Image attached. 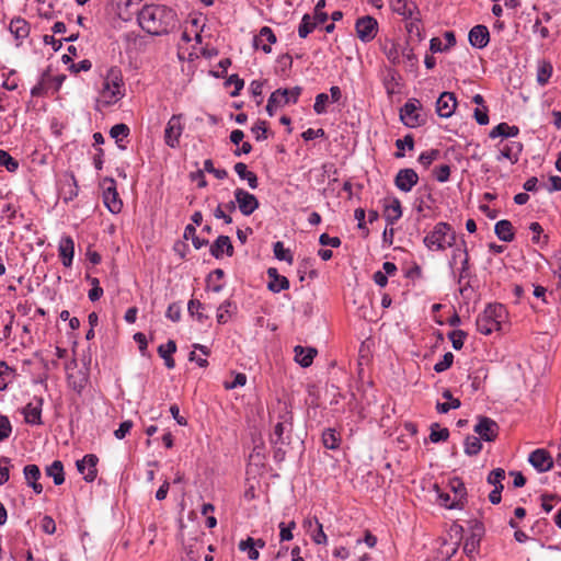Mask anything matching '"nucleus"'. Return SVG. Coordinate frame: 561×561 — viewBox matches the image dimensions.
Here are the masks:
<instances>
[{
	"label": "nucleus",
	"mask_w": 561,
	"mask_h": 561,
	"mask_svg": "<svg viewBox=\"0 0 561 561\" xmlns=\"http://www.w3.org/2000/svg\"><path fill=\"white\" fill-rule=\"evenodd\" d=\"M239 210L244 216L252 215L259 207V199L243 188H236L233 192Z\"/></svg>",
	"instance_id": "obj_9"
},
{
	"label": "nucleus",
	"mask_w": 561,
	"mask_h": 561,
	"mask_svg": "<svg viewBox=\"0 0 561 561\" xmlns=\"http://www.w3.org/2000/svg\"><path fill=\"white\" fill-rule=\"evenodd\" d=\"M401 49L400 45L392 42L385 45L383 53L391 64L398 65L401 62Z\"/></svg>",
	"instance_id": "obj_40"
},
{
	"label": "nucleus",
	"mask_w": 561,
	"mask_h": 561,
	"mask_svg": "<svg viewBox=\"0 0 561 561\" xmlns=\"http://www.w3.org/2000/svg\"><path fill=\"white\" fill-rule=\"evenodd\" d=\"M98 461L99 458L93 454H88L82 459L77 461V469L84 476L85 481L92 482L96 478Z\"/></svg>",
	"instance_id": "obj_15"
},
{
	"label": "nucleus",
	"mask_w": 561,
	"mask_h": 561,
	"mask_svg": "<svg viewBox=\"0 0 561 561\" xmlns=\"http://www.w3.org/2000/svg\"><path fill=\"white\" fill-rule=\"evenodd\" d=\"M325 7V0H319L314 7L313 20L318 23L323 24L328 20V14L323 11Z\"/></svg>",
	"instance_id": "obj_61"
},
{
	"label": "nucleus",
	"mask_w": 561,
	"mask_h": 561,
	"mask_svg": "<svg viewBox=\"0 0 561 561\" xmlns=\"http://www.w3.org/2000/svg\"><path fill=\"white\" fill-rule=\"evenodd\" d=\"M276 42V36L271 27L263 26L259 35L254 38V46L261 48L264 53H271V44Z\"/></svg>",
	"instance_id": "obj_23"
},
{
	"label": "nucleus",
	"mask_w": 561,
	"mask_h": 561,
	"mask_svg": "<svg viewBox=\"0 0 561 561\" xmlns=\"http://www.w3.org/2000/svg\"><path fill=\"white\" fill-rule=\"evenodd\" d=\"M419 175L410 168L401 169L398 171L394 178V185L398 190L404 193L411 192V190L417 184Z\"/></svg>",
	"instance_id": "obj_12"
},
{
	"label": "nucleus",
	"mask_w": 561,
	"mask_h": 561,
	"mask_svg": "<svg viewBox=\"0 0 561 561\" xmlns=\"http://www.w3.org/2000/svg\"><path fill=\"white\" fill-rule=\"evenodd\" d=\"M204 308V305L197 299H191L187 305L190 314L194 317L199 323H204L209 319V317L203 312Z\"/></svg>",
	"instance_id": "obj_38"
},
{
	"label": "nucleus",
	"mask_w": 561,
	"mask_h": 561,
	"mask_svg": "<svg viewBox=\"0 0 561 561\" xmlns=\"http://www.w3.org/2000/svg\"><path fill=\"white\" fill-rule=\"evenodd\" d=\"M124 95L125 90L122 70L113 66L106 71L98 102L103 106H110L117 103Z\"/></svg>",
	"instance_id": "obj_2"
},
{
	"label": "nucleus",
	"mask_w": 561,
	"mask_h": 561,
	"mask_svg": "<svg viewBox=\"0 0 561 561\" xmlns=\"http://www.w3.org/2000/svg\"><path fill=\"white\" fill-rule=\"evenodd\" d=\"M467 337V333L462 330H455L449 333V339L455 350H461Z\"/></svg>",
	"instance_id": "obj_57"
},
{
	"label": "nucleus",
	"mask_w": 561,
	"mask_h": 561,
	"mask_svg": "<svg viewBox=\"0 0 561 561\" xmlns=\"http://www.w3.org/2000/svg\"><path fill=\"white\" fill-rule=\"evenodd\" d=\"M11 460L8 457L0 458V485L8 482L10 478Z\"/></svg>",
	"instance_id": "obj_56"
},
{
	"label": "nucleus",
	"mask_w": 561,
	"mask_h": 561,
	"mask_svg": "<svg viewBox=\"0 0 561 561\" xmlns=\"http://www.w3.org/2000/svg\"><path fill=\"white\" fill-rule=\"evenodd\" d=\"M504 479H505V470L502 468H496L489 473L486 481L489 484L496 488V486L503 485L502 481Z\"/></svg>",
	"instance_id": "obj_52"
},
{
	"label": "nucleus",
	"mask_w": 561,
	"mask_h": 561,
	"mask_svg": "<svg viewBox=\"0 0 561 561\" xmlns=\"http://www.w3.org/2000/svg\"><path fill=\"white\" fill-rule=\"evenodd\" d=\"M435 489L438 493V499L440 501V504L447 508H460V503L457 502L455 497L451 499V496L448 493L440 492L437 484H435Z\"/></svg>",
	"instance_id": "obj_50"
},
{
	"label": "nucleus",
	"mask_w": 561,
	"mask_h": 561,
	"mask_svg": "<svg viewBox=\"0 0 561 561\" xmlns=\"http://www.w3.org/2000/svg\"><path fill=\"white\" fill-rule=\"evenodd\" d=\"M233 169L240 179L247 180L250 188L255 190L257 187V185H259L257 176L254 172L248 170V167L245 163L237 162L234 164Z\"/></svg>",
	"instance_id": "obj_29"
},
{
	"label": "nucleus",
	"mask_w": 561,
	"mask_h": 561,
	"mask_svg": "<svg viewBox=\"0 0 561 561\" xmlns=\"http://www.w3.org/2000/svg\"><path fill=\"white\" fill-rule=\"evenodd\" d=\"M402 217V206L399 198L393 197L385 203L383 218L388 226H393Z\"/></svg>",
	"instance_id": "obj_19"
},
{
	"label": "nucleus",
	"mask_w": 561,
	"mask_h": 561,
	"mask_svg": "<svg viewBox=\"0 0 561 561\" xmlns=\"http://www.w3.org/2000/svg\"><path fill=\"white\" fill-rule=\"evenodd\" d=\"M0 165H3L9 172H15L19 169L18 160L2 149H0Z\"/></svg>",
	"instance_id": "obj_48"
},
{
	"label": "nucleus",
	"mask_w": 561,
	"mask_h": 561,
	"mask_svg": "<svg viewBox=\"0 0 561 561\" xmlns=\"http://www.w3.org/2000/svg\"><path fill=\"white\" fill-rule=\"evenodd\" d=\"M382 85L390 100L393 95L401 93V76L396 69L387 68L381 76Z\"/></svg>",
	"instance_id": "obj_11"
},
{
	"label": "nucleus",
	"mask_w": 561,
	"mask_h": 561,
	"mask_svg": "<svg viewBox=\"0 0 561 561\" xmlns=\"http://www.w3.org/2000/svg\"><path fill=\"white\" fill-rule=\"evenodd\" d=\"M279 540L283 541H289L294 538L293 530L296 528V523L291 520L288 524L279 523Z\"/></svg>",
	"instance_id": "obj_49"
},
{
	"label": "nucleus",
	"mask_w": 561,
	"mask_h": 561,
	"mask_svg": "<svg viewBox=\"0 0 561 561\" xmlns=\"http://www.w3.org/2000/svg\"><path fill=\"white\" fill-rule=\"evenodd\" d=\"M330 101V96L327 93H319L316 96V101L313 104V111L318 114H324L327 112V105Z\"/></svg>",
	"instance_id": "obj_53"
},
{
	"label": "nucleus",
	"mask_w": 561,
	"mask_h": 561,
	"mask_svg": "<svg viewBox=\"0 0 561 561\" xmlns=\"http://www.w3.org/2000/svg\"><path fill=\"white\" fill-rule=\"evenodd\" d=\"M420 102L416 99H410L400 110V119L402 123L410 127L414 128L424 124L425 119L419 112Z\"/></svg>",
	"instance_id": "obj_6"
},
{
	"label": "nucleus",
	"mask_w": 561,
	"mask_h": 561,
	"mask_svg": "<svg viewBox=\"0 0 561 561\" xmlns=\"http://www.w3.org/2000/svg\"><path fill=\"white\" fill-rule=\"evenodd\" d=\"M257 141L265 140L267 138V126L265 121H257L251 128Z\"/></svg>",
	"instance_id": "obj_54"
},
{
	"label": "nucleus",
	"mask_w": 561,
	"mask_h": 561,
	"mask_svg": "<svg viewBox=\"0 0 561 561\" xmlns=\"http://www.w3.org/2000/svg\"><path fill=\"white\" fill-rule=\"evenodd\" d=\"M519 134V128L515 125H508L507 123H500L492 128L489 136L490 138L496 137H516Z\"/></svg>",
	"instance_id": "obj_30"
},
{
	"label": "nucleus",
	"mask_w": 561,
	"mask_h": 561,
	"mask_svg": "<svg viewBox=\"0 0 561 561\" xmlns=\"http://www.w3.org/2000/svg\"><path fill=\"white\" fill-rule=\"evenodd\" d=\"M319 24L320 23L313 20L309 14H305L298 27L299 37L306 38Z\"/></svg>",
	"instance_id": "obj_39"
},
{
	"label": "nucleus",
	"mask_w": 561,
	"mask_h": 561,
	"mask_svg": "<svg viewBox=\"0 0 561 561\" xmlns=\"http://www.w3.org/2000/svg\"><path fill=\"white\" fill-rule=\"evenodd\" d=\"M111 137L115 138L116 140H121L128 136L129 128L125 124H116L111 128Z\"/></svg>",
	"instance_id": "obj_60"
},
{
	"label": "nucleus",
	"mask_w": 561,
	"mask_h": 561,
	"mask_svg": "<svg viewBox=\"0 0 561 561\" xmlns=\"http://www.w3.org/2000/svg\"><path fill=\"white\" fill-rule=\"evenodd\" d=\"M457 106V100L453 92H443L436 102V112L440 117H450Z\"/></svg>",
	"instance_id": "obj_17"
},
{
	"label": "nucleus",
	"mask_w": 561,
	"mask_h": 561,
	"mask_svg": "<svg viewBox=\"0 0 561 561\" xmlns=\"http://www.w3.org/2000/svg\"><path fill=\"white\" fill-rule=\"evenodd\" d=\"M107 181L110 182V186H107L103 192V201L112 214H118L123 208V202L117 193L115 181L113 179Z\"/></svg>",
	"instance_id": "obj_14"
},
{
	"label": "nucleus",
	"mask_w": 561,
	"mask_h": 561,
	"mask_svg": "<svg viewBox=\"0 0 561 561\" xmlns=\"http://www.w3.org/2000/svg\"><path fill=\"white\" fill-rule=\"evenodd\" d=\"M273 252H274V255H275V257L277 260L286 261L289 264H291L293 261H294V257H293V254L290 253V250L286 249L282 241H277V242L274 243Z\"/></svg>",
	"instance_id": "obj_45"
},
{
	"label": "nucleus",
	"mask_w": 561,
	"mask_h": 561,
	"mask_svg": "<svg viewBox=\"0 0 561 561\" xmlns=\"http://www.w3.org/2000/svg\"><path fill=\"white\" fill-rule=\"evenodd\" d=\"M209 251L210 254L216 259H220L224 253H226L228 256H232L233 245L228 236H219L217 240L210 245Z\"/></svg>",
	"instance_id": "obj_21"
},
{
	"label": "nucleus",
	"mask_w": 561,
	"mask_h": 561,
	"mask_svg": "<svg viewBox=\"0 0 561 561\" xmlns=\"http://www.w3.org/2000/svg\"><path fill=\"white\" fill-rule=\"evenodd\" d=\"M65 80V76H51L48 72H44L39 82L34 85L31 90L32 96H42L49 90L54 92L58 91Z\"/></svg>",
	"instance_id": "obj_8"
},
{
	"label": "nucleus",
	"mask_w": 561,
	"mask_h": 561,
	"mask_svg": "<svg viewBox=\"0 0 561 561\" xmlns=\"http://www.w3.org/2000/svg\"><path fill=\"white\" fill-rule=\"evenodd\" d=\"M138 22L147 33L162 35L174 27L176 14L165 5L146 4L138 13Z\"/></svg>",
	"instance_id": "obj_1"
},
{
	"label": "nucleus",
	"mask_w": 561,
	"mask_h": 561,
	"mask_svg": "<svg viewBox=\"0 0 561 561\" xmlns=\"http://www.w3.org/2000/svg\"><path fill=\"white\" fill-rule=\"evenodd\" d=\"M58 251L62 264L66 267L71 266L75 255V242L72 238L69 236L62 237L59 242Z\"/></svg>",
	"instance_id": "obj_22"
},
{
	"label": "nucleus",
	"mask_w": 561,
	"mask_h": 561,
	"mask_svg": "<svg viewBox=\"0 0 561 561\" xmlns=\"http://www.w3.org/2000/svg\"><path fill=\"white\" fill-rule=\"evenodd\" d=\"M449 437V431L446 427L440 428L438 423L431 426L430 439L432 443L445 442Z\"/></svg>",
	"instance_id": "obj_43"
},
{
	"label": "nucleus",
	"mask_w": 561,
	"mask_h": 561,
	"mask_svg": "<svg viewBox=\"0 0 561 561\" xmlns=\"http://www.w3.org/2000/svg\"><path fill=\"white\" fill-rule=\"evenodd\" d=\"M10 31L16 38H25L30 34V25L22 18H14L10 22Z\"/></svg>",
	"instance_id": "obj_32"
},
{
	"label": "nucleus",
	"mask_w": 561,
	"mask_h": 561,
	"mask_svg": "<svg viewBox=\"0 0 561 561\" xmlns=\"http://www.w3.org/2000/svg\"><path fill=\"white\" fill-rule=\"evenodd\" d=\"M42 404L43 400L38 399L36 404L30 402L25 405L23 415L26 423L32 425L42 424Z\"/></svg>",
	"instance_id": "obj_26"
},
{
	"label": "nucleus",
	"mask_w": 561,
	"mask_h": 561,
	"mask_svg": "<svg viewBox=\"0 0 561 561\" xmlns=\"http://www.w3.org/2000/svg\"><path fill=\"white\" fill-rule=\"evenodd\" d=\"M267 276L270 278L268 289L273 293H279L289 288V280L287 277L279 275L275 267L267 270Z\"/></svg>",
	"instance_id": "obj_25"
},
{
	"label": "nucleus",
	"mask_w": 561,
	"mask_h": 561,
	"mask_svg": "<svg viewBox=\"0 0 561 561\" xmlns=\"http://www.w3.org/2000/svg\"><path fill=\"white\" fill-rule=\"evenodd\" d=\"M356 33L363 42H370L377 34L378 23L371 16H363L356 22Z\"/></svg>",
	"instance_id": "obj_13"
},
{
	"label": "nucleus",
	"mask_w": 561,
	"mask_h": 561,
	"mask_svg": "<svg viewBox=\"0 0 561 561\" xmlns=\"http://www.w3.org/2000/svg\"><path fill=\"white\" fill-rule=\"evenodd\" d=\"M184 130L182 114L172 115L164 129V142L170 148H178Z\"/></svg>",
	"instance_id": "obj_7"
},
{
	"label": "nucleus",
	"mask_w": 561,
	"mask_h": 561,
	"mask_svg": "<svg viewBox=\"0 0 561 561\" xmlns=\"http://www.w3.org/2000/svg\"><path fill=\"white\" fill-rule=\"evenodd\" d=\"M46 473L53 478L56 485H60L65 482L64 466L59 460H55L49 467H47Z\"/></svg>",
	"instance_id": "obj_37"
},
{
	"label": "nucleus",
	"mask_w": 561,
	"mask_h": 561,
	"mask_svg": "<svg viewBox=\"0 0 561 561\" xmlns=\"http://www.w3.org/2000/svg\"><path fill=\"white\" fill-rule=\"evenodd\" d=\"M224 275L225 273L220 268H217L209 274L207 283L208 287L211 288L213 291L218 293L222 289V284L220 282Z\"/></svg>",
	"instance_id": "obj_46"
},
{
	"label": "nucleus",
	"mask_w": 561,
	"mask_h": 561,
	"mask_svg": "<svg viewBox=\"0 0 561 561\" xmlns=\"http://www.w3.org/2000/svg\"><path fill=\"white\" fill-rule=\"evenodd\" d=\"M238 547L240 551L248 553V558L250 560H256L260 556L252 537H248L245 540H241Z\"/></svg>",
	"instance_id": "obj_41"
},
{
	"label": "nucleus",
	"mask_w": 561,
	"mask_h": 561,
	"mask_svg": "<svg viewBox=\"0 0 561 561\" xmlns=\"http://www.w3.org/2000/svg\"><path fill=\"white\" fill-rule=\"evenodd\" d=\"M450 489L454 493V497L457 500V502L460 503V506L462 507L463 500L467 493L465 484L459 479H453L450 481Z\"/></svg>",
	"instance_id": "obj_47"
},
{
	"label": "nucleus",
	"mask_w": 561,
	"mask_h": 561,
	"mask_svg": "<svg viewBox=\"0 0 561 561\" xmlns=\"http://www.w3.org/2000/svg\"><path fill=\"white\" fill-rule=\"evenodd\" d=\"M12 433V425L9 419L0 415V442L7 439Z\"/></svg>",
	"instance_id": "obj_63"
},
{
	"label": "nucleus",
	"mask_w": 561,
	"mask_h": 561,
	"mask_svg": "<svg viewBox=\"0 0 561 561\" xmlns=\"http://www.w3.org/2000/svg\"><path fill=\"white\" fill-rule=\"evenodd\" d=\"M469 42L473 47L484 48L490 41V33L486 26L476 25L469 32Z\"/></svg>",
	"instance_id": "obj_20"
},
{
	"label": "nucleus",
	"mask_w": 561,
	"mask_h": 561,
	"mask_svg": "<svg viewBox=\"0 0 561 561\" xmlns=\"http://www.w3.org/2000/svg\"><path fill=\"white\" fill-rule=\"evenodd\" d=\"M389 2L391 9L404 18H411L416 8L415 4L409 0H390Z\"/></svg>",
	"instance_id": "obj_31"
},
{
	"label": "nucleus",
	"mask_w": 561,
	"mask_h": 561,
	"mask_svg": "<svg viewBox=\"0 0 561 561\" xmlns=\"http://www.w3.org/2000/svg\"><path fill=\"white\" fill-rule=\"evenodd\" d=\"M310 537L316 545H327L328 542V536L324 534L321 523L317 525V528L313 529Z\"/></svg>",
	"instance_id": "obj_59"
},
{
	"label": "nucleus",
	"mask_w": 561,
	"mask_h": 561,
	"mask_svg": "<svg viewBox=\"0 0 561 561\" xmlns=\"http://www.w3.org/2000/svg\"><path fill=\"white\" fill-rule=\"evenodd\" d=\"M454 247H455V249L453 251L451 261H450L451 265L456 264L458 261L460 262V260H461V257H463L465 253H468L467 243L465 240H461L460 243L455 242Z\"/></svg>",
	"instance_id": "obj_55"
},
{
	"label": "nucleus",
	"mask_w": 561,
	"mask_h": 561,
	"mask_svg": "<svg viewBox=\"0 0 561 561\" xmlns=\"http://www.w3.org/2000/svg\"><path fill=\"white\" fill-rule=\"evenodd\" d=\"M434 175L440 183L447 182L450 176V167L448 164H442L434 169Z\"/></svg>",
	"instance_id": "obj_62"
},
{
	"label": "nucleus",
	"mask_w": 561,
	"mask_h": 561,
	"mask_svg": "<svg viewBox=\"0 0 561 561\" xmlns=\"http://www.w3.org/2000/svg\"><path fill=\"white\" fill-rule=\"evenodd\" d=\"M23 474L28 486L33 489L36 494L43 492V485L38 482L41 478V470L37 465H26L23 469Z\"/></svg>",
	"instance_id": "obj_24"
},
{
	"label": "nucleus",
	"mask_w": 561,
	"mask_h": 561,
	"mask_svg": "<svg viewBox=\"0 0 561 561\" xmlns=\"http://www.w3.org/2000/svg\"><path fill=\"white\" fill-rule=\"evenodd\" d=\"M443 398H445L447 400V402H444V403L437 402L436 410L439 413H447L451 409H458L461 404L460 400L457 398H454L451 392L448 389H446L443 392Z\"/></svg>",
	"instance_id": "obj_34"
},
{
	"label": "nucleus",
	"mask_w": 561,
	"mask_h": 561,
	"mask_svg": "<svg viewBox=\"0 0 561 561\" xmlns=\"http://www.w3.org/2000/svg\"><path fill=\"white\" fill-rule=\"evenodd\" d=\"M505 307L501 304L489 305L477 318V329L480 333L489 335L500 330Z\"/></svg>",
	"instance_id": "obj_4"
},
{
	"label": "nucleus",
	"mask_w": 561,
	"mask_h": 561,
	"mask_svg": "<svg viewBox=\"0 0 561 561\" xmlns=\"http://www.w3.org/2000/svg\"><path fill=\"white\" fill-rule=\"evenodd\" d=\"M500 427L495 421L486 416H479L474 425V433L485 442H493L499 435Z\"/></svg>",
	"instance_id": "obj_10"
},
{
	"label": "nucleus",
	"mask_w": 561,
	"mask_h": 561,
	"mask_svg": "<svg viewBox=\"0 0 561 561\" xmlns=\"http://www.w3.org/2000/svg\"><path fill=\"white\" fill-rule=\"evenodd\" d=\"M482 449V444L480 442V438L473 435L467 436L465 440V453L468 456H474L478 455Z\"/></svg>",
	"instance_id": "obj_42"
},
{
	"label": "nucleus",
	"mask_w": 561,
	"mask_h": 561,
	"mask_svg": "<svg viewBox=\"0 0 561 561\" xmlns=\"http://www.w3.org/2000/svg\"><path fill=\"white\" fill-rule=\"evenodd\" d=\"M181 306L178 302L171 304L165 312V317L173 322H178L181 319Z\"/></svg>",
	"instance_id": "obj_64"
},
{
	"label": "nucleus",
	"mask_w": 561,
	"mask_h": 561,
	"mask_svg": "<svg viewBox=\"0 0 561 561\" xmlns=\"http://www.w3.org/2000/svg\"><path fill=\"white\" fill-rule=\"evenodd\" d=\"M440 152L439 150L437 149H431V150H427V151H424L422 152L420 156H419V159L417 161L425 168L430 167L433 161L437 160L438 157H439Z\"/></svg>",
	"instance_id": "obj_51"
},
{
	"label": "nucleus",
	"mask_w": 561,
	"mask_h": 561,
	"mask_svg": "<svg viewBox=\"0 0 561 561\" xmlns=\"http://www.w3.org/2000/svg\"><path fill=\"white\" fill-rule=\"evenodd\" d=\"M302 92L301 87H294L293 89H277L268 98L266 111L270 116H273L275 111L284 107L287 104H296Z\"/></svg>",
	"instance_id": "obj_5"
},
{
	"label": "nucleus",
	"mask_w": 561,
	"mask_h": 561,
	"mask_svg": "<svg viewBox=\"0 0 561 561\" xmlns=\"http://www.w3.org/2000/svg\"><path fill=\"white\" fill-rule=\"evenodd\" d=\"M233 306V302L231 300H225L217 309V322L219 324H225L228 322L229 318L231 317V307Z\"/></svg>",
	"instance_id": "obj_44"
},
{
	"label": "nucleus",
	"mask_w": 561,
	"mask_h": 561,
	"mask_svg": "<svg viewBox=\"0 0 561 561\" xmlns=\"http://www.w3.org/2000/svg\"><path fill=\"white\" fill-rule=\"evenodd\" d=\"M553 72L552 64L548 60H542L538 65L537 71V82L539 85L543 87L548 83Z\"/></svg>",
	"instance_id": "obj_33"
},
{
	"label": "nucleus",
	"mask_w": 561,
	"mask_h": 561,
	"mask_svg": "<svg viewBox=\"0 0 561 561\" xmlns=\"http://www.w3.org/2000/svg\"><path fill=\"white\" fill-rule=\"evenodd\" d=\"M291 426L293 415L289 411H286L283 415H280V421H278L274 426V431L271 435V443L274 445H283L285 443L283 435L285 431L290 432Z\"/></svg>",
	"instance_id": "obj_16"
},
{
	"label": "nucleus",
	"mask_w": 561,
	"mask_h": 561,
	"mask_svg": "<svg viewBox=\"0 0 561 561\" xmlns=\"http://www.w3.org/2000/svg\"><path fill=\"white\" fill-rule=\"evenodd\" d=\"M494 232L497 238L504 242L514 240V229L510 220L502 219L495 224Z\"/></svg>",
	"instance_id": "obj_28"
},
{
	"label": "nucleus",
	"mask_w": 561,
	"mask_h": 561,
	"mask_svg": "<svg viewBox=\"0 0 561 561\" xmlns=\"http://www.w3.org/2000/svg\"><path fill=\"white\" fill-rule=\"evenodd\" d=\"M453 362H454V354L451 352H447L443 356V358L434 365V370L436 373H443V371L447 370L448 368H450V366L453 365Z\"/></svg>",
	"instance_id": "obj_58"
},
{
	"label": "nucleus",
	"mask_w": 561,
	"mask_h": 561,
	"mask_svg": "<svg viewBox=\"0 0 561 561\" xmlns=\"http://www.w3.org/2000/svg\"><path fill=\"white\" fill-rule=\"evenodd\" d=\"M295 360L302 367H309L314 356L317 355V350L312 347H304L300 345L295 346Z\"/></svg>",
	"instance_id": "obj_27"
},
{
	"label": "nucleus",
	"mask_w": 561,
	"mask_h": 561,
	"mask_svg": "<svg viewBox=\"0 0 561 561\" xmlns=\"http://www.w3.org/2000/svg\"><path fill=\"white\" fill-rule=\"evenodd\" d=\"M528 460L539 472L549 471L553 467V460L546 449L534 450L530 453Z\"/></svg>",
	"instance_id": "obj_18"
},
{
	"label": "nucleus",
	"mask_w": 561,
	"mask_h": 561,
	"mask_svg": "<svg viewBox=\"0 0 561 561\" xmlns=\"http://www.w3.org/2000/svg\"><path fill=\"white\" fill-rule=\"evenodd\" d=\"M423 241L431 251H445L447 248L454 247L456 234L449 224L440 221L434 226Z\"/></svg>",
	"instance_id": "obj_3"
},
{
	"label": "nucleus",
	"mask_w": 561,
	"mask_h": 561,
	"mask_svg": "<svg viewBox=\"0 0 561 561\" xmlns=\"http://www.w3.org/2000/svg\"><path fill=\"white\" fill-rule=\"evenodd\" d=\"M322 443L323 446L328 449H337L341 444V436L339 433H336L333 428H327L322 433Z\"/></svg>",
	"instance_id": "obj_35"
},
{
	"label": "nucleus",
	"mask_w": 561,
	"mask_h": 561,
	"mask_svg": "<svg viewBox=\"0 0 561 561\" xmlns=\"http://www.w3.org/2000/svg\"><path fill=\"white\" fill-rule=\"evenodd\" d=\"M523 149V145L520 142L514 141L511 145H505L501 150V157L510 160L512 163H516L518 161V154Z\"/></svg>",
	"instance_id": "obj_36"
}]
</instances>
